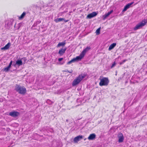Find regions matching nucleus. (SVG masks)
<instances>
[{"instance_id": "11", "label": "nucleus", "mask_w": 147, "mask_h": 147, "mask_svg": "<svg viewBox=\"0 0 147 147\" xmlns=\"http://www.w3.org/2000/svg\"><path fill=\"white\" fill-rule=\"evenodd\" d=\"M11 44L10 42H9L7 45H6L4 47L1 48L2 50H5L8 49L10 46H11Z\"/></svg>"}, {"instance_id": "27", "label": "nucleus", "mask_w": 147, "mask_h": 147, "mask_svg": "<svg viewBox=\"0 0 147 147\" xmlns=\"http://www.w3.org/2000/svg\"><path fill=\"white\" fill-rule=\"evenodd\" d=\"M74 62L75 61H74V59H72L70 61H69V62H68L67 63V64H71V63H72V62Z\"/></svg>"}, {"instance_id": "4", "label": "nucleus", "mask_w": 147, "mask_h": 147, "mask_svg": "<svg viewBox=\"0 0 147 147\" xmlns=\"http://www.w3.org/2000/svg\"><path fill=\"white\" fill-rule=\"evenodd\" d=\"M85 77V76L84 75H79L73 82L72 83V86H75L79 84Z\"/></svg>"}, {"instance_id": "18", "label": "nucleus", "mask_w": 147, "mask_h": 147, "mask_svg": "<svg viewBox=\"0 0 147 147\" xmlns=\"http://www.w3.org/2000/svg\"><path fill=\"white\" fill-rule=\"evenodd\" d=\"M16 64L18 66L22 65V60L18 59L16 61Z\"/></svg>"}, {"instance_id": "7", "label": "nucleus", "mask_w": 147, "mask_h": 147, "mask_svg": "<svg viewBox=\"0 0 147 147\" xmlns=\"http://www.w3.org/2000/svg\"><path fill=\"white\" fill-rule=\"evenodd\" d=\"M118 137L119 138L118 141L119 142L121 143L123 142L124 138L122 134L120 133H119L118 135Z\"/></svg>"}, {"instance_id": "35", "label": "nucleus", "mask_w": 147, "mask_h": 147, "mask_svg": "<svg viewBox=\"0 0 147 147\" xmlns=\"http://www.w3.org/2000/svg\"><path fill=\"white\" fill-rule=\"evenodd\" d=\"M64 20V21H65V22H68V21L67 20Z\"/></svg>"}, {"instance_id": "24", "label": "nucleus", "mask_w": 147, "mask_h": 147, "mask_svg": "<svg viewBox=\"0 0 147 147\" xmlns=\"http://www.w3.org/2000/svg\"><path fill=\"white\" fill-rule=\"evenodd\" d=\"M10 67H11L8 66L7 67H5L4 68V70L5 72H7L9 70Z\"/></svg>"}, {"instance_id": "19", "label": "nucleus", "mask_w": 147, "mask_h": 147, "mask_svg": "<svg viewBox=\"0 0 147 147\" xmlns=\"http://www.w3.org/2000/svg\"><path fill=\"white\" fill-rule=\"evenodd\" d=\"M32 7H33L34 9H41V7L38 5H33L32 6Z\"/></svg>"}, {"instance_id": "9", "label": "nucleus", "mask_w": 147, "mask_h": 147, "mask_svg": "<svg viewBox=\"0 0 147 147\" xmlns=\"http://www.w3.org/2000/svg\"><path fill=\"white\" fill-rule=\"evenodd\" d=\"M84 57V56L81 53L79 56H77L76 58H73V59L75 62L81 60Z\"/></svg>"}, {"instance_id": "2", "label": "nucleus", "mask_w": 147, "mask_h": 147, "mask_svg": "<svg viewBox=\"0 0 147 147\" xmlns=\"http://www.w3.org/2000/svg\"><path fill=\"white\" fill-rule=\"evenodd\" d=\"M147 23V19H144L135 26L134 28V30H136L138 29L141 28L142 27L144 26Z\"/></svg>"}, {"instance_id": "32", "label": "nucleus", "mask_w": 147, "mask_h": 147, "mask_svg": "<svg viewBox=\"0 0 147 147\" xmlns=\"http://www.w3.org/2000/svg\"><path fill=\"white\" fill-rule=\"evenodd\" d=\"M115 62H114V63H113V64H112V65L111 66V68L115 66Z\"/></svg>"}, {"instance_id": "1", "label": "nucleus", "mask_w": 147, "mask_h": 147, "mask_svg": "<svg viewBox=\"0 0 147 147\" xmlns=\"http://www.w3.org/2000/svg\"><path fill=\"white\" fill-rule=\"evenodd\" d=\"M15 90L20 94L24 95L26 92V88L23 86L16 84L15 88Z\"/></svg>"}, {"instance_id": "12", "label": "nucleus", "mask_w": 147, "mask_h": 147, "mask_svg": "<svg viewBox=\"0 0 147 147\" xmlns=\"http://www.w3.org/2000/svg\"><path fill=\"white\" fill-rule=\"evenodd\" d=\"M90 47H87L81 53L84 56L86 52L89 50L90 49Z\"/></svg>"}, {"instance_id": "33", "label": "nucleus", "mask_w": 147, "mask_h": 147, "mask_svg": "<svg viewBox=\"0 0 147 147\" xmlns=\"http://www.w3.org/2000/svg\"><path fill=\"white\" fill-rule=\"evenodd\" d=\"M67 72L69 73H72V72H73V71L72 70H71L70 71H68Z\"/></svg>"}, {"instance_id": "13", "label": "nucleus", "mask_w": 147, "mask_h": 147, "mask_svg": "<svg viewBox=\"0 0 147 147\" xmlns=\"http://www.w3.org/2000/svg\"><path fill=\"white\" fill-rule=\"evenodd\" d=\"M96 135L94 134H90L88 139L89 140H93L96 138Z\"/></svg>"}, {"instance_id": "22", "label": "nucleus", "mask_w": 147, "mask_h": 147, "mask_svg": "<svg viewBox=\"0 0 147 147\" xmlns=\"http://www.w3.org/2000/svg\"><path fill=\"white\" fill-rule=\"evenodd\" d=\"M26 13L25 12H23V13L22 14L21 16L19 17V19H21L24 18V16H25Z\"/></svg>"}, {"instance_id": "26", "label": "nucleus", "mask_w": 147, "mask_h": 147, "mask_svg": "<svg viewBox=\"0 0 147 147\" xmlns=\"http://www.w3.org/2000/svg\"><path fill=\"white\" fill-rule=\"evenodd\" d=\"M100 28H99L96 30V34L98 35L100 34Z\"/></svg>"}, {"instance_id": "17", "label": "nucleus", "mask_w": 147, "mask_h": 147, "mask_svg": "<svg viewBox=\"0 0 147 147\" xmlns=\"http://www.w3.org/2000/svg\"><path fill=\"white\" fill-rule=\"evenodd\" d=\"M116 43H113L110 45L109 46L108 50L109 51H110L113 49L116 46Z\"/></svg>"}, {"instance_id": "28", "label": "nucleus", "mask_w": 147, "mask_h": 147, "mask_svg": "<svg viewBox=\"0 0 147 147\" xmlns=\"http://www.w3.org/2000/svg\"><path fill=\"white\" fill-rule=\"evenodd\" d=\"M127 59H124L123 61H122L120 63V64L121 65L123 64L126 61Z\"/></svg>"}, {"instance_id": "20", "label": "nucleus", "mask_w": 147, "mask_h": 147, "mask_svg": "<svg viewBox=\"0 0 147 147\" xmlns=\"http://www.w3.org/2000/svg\"><path fill=\"white\" fill-rule=\"evenodd\" d=\"M65 44H66V43L65 41L64 42H59L58 44L57 47H60L61 46H64V45H65Z\"/></svg>"}, {"instance_id": "23", "label": "nucleus", "mask_w": 147, "mask_h": 147, "mask_svg": "<svg viewBox=\"0 0 147 147\" xmlns=\"http://www.w3.org/2000/svg\"><path fill=\"white\" fill-rule=\"evenodd\" d=\"M41 22V21L40 20H38L36 22L34 23V26H36L37 25L39 24Z\"/></svg>"}, {"instance_id": "8", "label": "nucleus", "mask_w": 147, "mask_h": 147, "mask_svg": "<svg viewBox=\"0 0 147 147\" xmlns=\"http://www.w3.org/2000/svg\"><path fill=\"white\" fill-rule=\"evenodd\" d=\"M134 3V2H133L130 3H128L124 7L122 11L125 12L126 11L127 9L129 8L130 6Z\"/></svg>"}, {"instance_id": "30", "label": "nucleus", "mask_w": 147, "mask_h": 147, "mask_svg": "<svg viewBox=\"0 0 147 147\" xmlns=\"http://www.w3.org/2000/svg\"><path fill=\"white\" fill-rule=\"evenodd\" d=\"M47 102L49 104H51L52 103L51 101L49 100H47Z\"/></svg>"}, {"instance_id": "14", "label": "nucleus", "mask_w": 147, "mask_h": 147, "mask_svg": "<svg viewBox=\"0 0 147 147\" xmlns=\"http://www.w3.org/2000/svg\"><path fill=\"white\" fill-rule=\"evenodd\" d=\"M113 11H111L105 14L102 16V19L103 20H105Z\"/></svg>"}, {"instance_id": "25", "label": "nucleus", "mask_w": 147, "mask_h": 147, "mask_svg": "<svg viewBox=\"0 0 147 147\" xmlns=\"http://www.w3.org/2000/svg\"><path fill=\"white\" fill-rule=\"evenodd\" d=\"M21 60H22V64H25L26 61V59L25 57L22 58Z\"/></svg>"}, {"instance_id": "34", "label": "nucleus", "mask_w": 147, "mask_h": 147, "mask_svg": "<svg viewBox=\"0 0 147 147\" xmlns=\"http://www.w3.org/2000/svg\"><path fill=\"white\" fill-rule=\"evenodd\" d=\"M16 65L17 64H16V62L15 64L13 63V66L14 67H16Z\"/></svg>"}, {"instance_id": "5", "label": "nucleus", "mask_w": 147, "mask_h": 147, "mask_svg": "<svg viewBox=\"0 0 147 147\" xmlns=\"http://www.w3.org/2000/svg\"><path fill=\"white\" fill-rule=\"evenodd\" d=\"M20 115L19 112L15 111L10 112L9 115L13 117H16Z\"/></svg>"}, {"instance_id": "31", "label": "nucleus", "mask_w": 147, "mask_h": 147, "mask_svg": "<svg viewBox=\"0 0 147 147\" xmlns=\"http://www.w3.org/2000/svg\"><path fill=\"white\" fill-rule=\"evenodd\" d=\"M63 58H59L58 59V60L59 61H61L62 60H63Z\"/></svg>"}, {"instance_id": "15", "label": "nucleus", "mask_w": 147, "mask_h": 147, "mask_svg": "<svg viewBox=\"0 0 147 147\" xmlns=\"http://www.w3.org/2000/svg\"><path fill=\"white\" fill-rule=\"evenodd\" d=\"M66 50V48L64 49H61L59 50L58 53L60 55H62L65 53Z\"/></svg>"}, {"instance_id": "21", "label": "nucleus", "mask_w": 147, "mask_h": 147, "mask_svg": "<svg viewBox=\"0 0 147 147\" xmlns=\"http://www.w3.org/2000/svg\"><path fill=\"white\" fill-rule=\"evenodd\" d=\"M63 20H64L63 18H60L55 19L54 21L56 22L57 23L59 22L63 21Z\"/></svg>"}, {"instance_id": "36", "label": "nucleus", "mask_w": 147, "mask_h": 147, "mask_svg": "<svg viewBox=\"0 0 147 147\" xmlns=\"http://www.w3.org/2000/svg\"><path fill=\"white\" fill-rule=\"evenodd\" d=\"M146 74H147V71H146Z\"/></svg>"}, {"instance_id": "3", "label": "nucleus", "mask_w": 147, "mask_h": 147, "mask_svg": "<svg viewBox=\"0 0 147 147\" xmlns=\"http://www.w3.org/2000/svg\"><path fill=\"white\" fill-rule=\"evenodd\" d=\"M99 80L100 81L99 85L100 86H107L109 83V80L107 78L104 77L102 78H100Z\"/></svg>"}, {"instance_id": "29", "label": "nucleus", "mask_w": 147, "mask_h": 147, "mask_svg": "<svg viewBox=\"0 0 147 147\" xmlns=\"http://www.w3.org/2000/svg\"><path fill=\"white\" fill-rule=\"evenodd\" d=\"M12 63H13V61H10V63H9V65H8V66H9V67H11V65H12Z\"/></svg>"}, {"instance_id": "16", "label": "nucleus", "mask_w": 147, "mask_h": 147, "mask_svg": "<svg viewBox=\"0 0 147 147\" xmlns=\"http://www.w3.org/2000/svg\"><path fill=\"white\" fill-rule=\"evenodd\" d=\"M12 22L11 21H9L8 22L7 24H6V26L7 28L9 29L12 26Z\"/></svg>"}, {"instance_id": "10", "label": "nucleus", "mask_w": 147, "mask_h": 147, "mask_svg": "<svg viewBox=\"0 0 147 147\" xmlns=\"http://www.w3.org/2000/svg\"><path fill=\"white\" fill-rule=\"evenodd\" d=\"M82 138V136H79L74 138V141L75 142H77Z\"/></svg>"}, {"instance_id": "6", "label": "nucleus", "mask_w": 147, "mask_h": 147, "mask_svg": "<svg viewBox=\"0 0 147 147\" xmlns=\"http://www.w3.org/2000/svg\"><path fill=\"white\" fill-rule=\"evenodd\" d=\"M98 12H93L92 13L88 14L87 16V18L89 19L96 16L98 14Z\"/></svg>"}]
</instances>
